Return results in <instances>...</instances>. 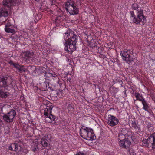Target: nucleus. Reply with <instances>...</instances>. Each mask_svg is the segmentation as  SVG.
<instances>
[{
  "label": "nucleus",
  "mask_w": 155,
  "mask_h": 155,
  "mask_svg": "<svg viewBox=\"0 0 155 155\" xmlns=\"http://www.w3.org/2000/svg\"><path fill=\"white\" fill-rule=\"evenodd\" d=\"M22 148L21 146L17 144H16V147L15 149V151L18 153H19L20 152H22Z\"/></svg>",
  "instance_id": "nucleus-21"
},
{
  "label": "nucleus",
  "mask_w": 155,
  "mask_h": 155,
  "mask_svg": "<svg viewBox=\"0 0 155 155\" xmlns=\"http://www.w3.org/2000/svg\"><path fill=\"white\" fill-rule=\"evenodd\" d=\"M107 124L113 127L114 126L119 123V120L114 116L109 115L107 119Z\"/></svg>",
  "instance_id": "nucleus-9"
},
{
  "label": "nucleus",
  "mask_w": 155,
  "mask_h": 155,
  "mask_svg": "<svg viewBox=\"0 0 155 155\" xmlns=\"http://www.w3.org/2000/svg\"><path fill=\"white\" fill-rule=\"evenodd\" d=\"M20 66V65L19 64L15 63L14 67L17 69L18 70Z\"/></svg>",
  "instance_id": "nucleus-27"
},
{
  "label": "nucleus",
  "mask_w": 155,
  "mask_h": 155,
  "mask_svg": "<svg viewBox=\"0 0 155 155\" xmlns=\"http://www.w3.org/2000/svg\"><path fill=\"white\" fill-rule=\"evenodd\" d=\"M8 15V11L5 8H2L0 9V17H7Z\"/></svg>",
  "instance_id": "nucleus-15"
},
{
  "label": "nucleus",
  "mask_w": 155,
  "mask_h": 155,
  "mask_svg": "<svg viewBox=\"0 0 155 155\" xmlns=\"http://www.w3.org/2000/svg\"><path fill=\"white\" fill-rule=\"evenodd\" d=\"M120 55L122 57L123 60L128 64L134 60L135 58H134L133 52L131 51L130 50H125L123 52L120 53Z\"/></svg>",
  "instance_id": "nucleus-6"
},
{
  "label": "nucleus",
  "mask_w": 155,
  "mask_h": 155,
  "mask_svg": "<svg viewBox=\"0 0 155 155\" xmlns=\"http://www.w3.org/2000/svg\"><path fill=\"white\" fill-rule=\"evenodd\" d=\"M81 129L80 130V134L81 136L84 139H86L87 134L88 128L84 126H82Z\"/></svg>",
  "instance_id": "nucleus-11"
},
{
  "label": "nucleus",
  "mask_w": 155,
  "mask_h": 155,
  "mask_svg": "<svg viewBox=\"0 0 155 155\" xmlns=\"http://www.w3.org/2000/svg\"><path fill=\"white\" fill-rule=\"evenodd\" d=\"M87 136L86 138L88 140H94L96 139V136H94V134L93 132V130L89 128L88 130Z\"/></svg>",
  "instance_id": "nucleus-12"
},
{
  "label": "nucleus",
  "mask_w": 155,
  "mask_h": 155,
  "mask_svg": "<svg viewBox=\"0 0 155 155\" xmlns=\"http://www.w3.org/2000/svg\"><path fill=\"white\" fill-rule=\"evenodd\" d=\"M19 72H25L26 71L27 69L25 68H24L23 66H20L18 70Z\"/></svg>",
  "instance_id": "nucleus-23"
},
{
  "label": "nucleus",
  "mask_w": 155,
  "mask_h": 155,
  "mask_svg": "<svg viewBox=\"0 0 155 155\" xmlns=\"http://www.w3.org/2000/svg\"><path fill=\"white\" fill-rule=\"evenodd\" d=\"M142 102L143 105V109L147 111L149 108V106L146 102L144 100Z\"/></svg>",
  "instance_id": "nucleus-20"
},
{
  "label": "nucleus",
  "mask_w": 155,
  "mask_h": 155,
  "mask_svg": "<svg viewBox=\"0 0 155 155\" xmlns=\"http://www.w3.org/2000/svg\"><path fill=\"white\" fill-rule=\"evenodd\" d=\"M21 55L26 60H32L34 57V52L30 51H24L22 52Z\"/></svg>",
  "instance_id": "nucleus-10"
},
{
  "label": "nucleus",
  "mask_w": 155,
  "mask_h": 155,
  "mask_svg": "<svg viewBox=\"0 0 155 155\" xmlns=\"http://www.w3.org/2000/svg\"><path fill=\"white\" fill-rule=\"evenodd\" d=\"M16 147V143H12L9 147V149L12 151L14 150Z\"/></svg>",
  "instance_id": "nucleus-22"
},
{
  "label": "nucleus",
  "mask_w": 155,
  "mask_h": 155,
  "mask_svg": "<svg viewBox=\"0 0 155 155\" xmlns=\"http://www.w3.org/2000/svg\"><path fill=\"white\" fill-rule=\"evenodd\" d=\"M9 63L11 65H13V66H14V64L15 63H14L12 61H10L9 62Z\"/></svg>",
  "instance_id": "nucleus-29"
},
{
  "label": "nucleus",
  "mask_w": 155,
  "mask_h": 155,
  "mask_svg": "<svg viewBox=\"0 0 155 155\" xmlns=\"http://www.w3.org/2000/svg\"><path fill=\"white\" fill-rule=\"evenodd\" d=\"M78 2L73 0H68L65 3V8L67 11L71 15L78 14L79 12Z\"/></svg>",
  "instance_id": "nucleus-2"
},
{
  "label": "nucleus",
  "mask_w": 155,
  "mask_h": 155,
  "mask_svg": "<svg viewBox=\"0 0 155 155\" xmlns=\"http://www.w3.org/2000/svg\"><path fill=\"white\" fill-rule=\"evenodd\" d=\"M10 85H11L12 87H13L14 84H13V82L12 81L10 84H9Z\"/></svg>",
  "instance_id": "nucleus-32"
},
{
  "label": "nucleus",
  "mask_w": 155,
  "mask_h": 155,
  "mask_svg": "<svg viewBox=\"0 0 155 155\" xmlns=\"http://www.w3.org/2000/svg\"><path fill=\"white\" fill-rule=\"evenodd\" d=\"M65 43L64 49L69 54H71L76 49V44L78 41V36L71 32H68L64 34Z\"/></svg>",
  "instance_id": "nucleus-1"
},
{
  "label": "nucleus",
  "mask_w": 155,
  "mask_h": 155,
  "mask_svg": "<svg viewBox=\"0 0 155 155\" xmlns=\"http://www.w3.org/2000/svg\"><path fill=\"white\" fill-rule=\"evenodd\" d=\"M41 107L43 108L42 109L41 112L43 113L45 117L49 118L53 121H56L57 120L58 117L53 115L51 114L52 110L53 107L52 105L44 104L41 105Z\"/></svg>",
  "instance_id": "nucleus-4"
},
{
  "label": "nucleus",
  "mask_w": 155,
  "mask_h": 155,
  "mask_svg": "<svg viewBox=\"0 0 155 155\" xmlns=\"http://www.w3.org/2000/svg\"><path fill=\"white\" fill-rule=\"evenodd\" d=\"M5 31L7 33H11L12 34L15 33V31L14 29H11L7 25L5 26Z\"/></svg>",
  "instance_id": "nucleus-18"
},
{
  "label": "nucleus",
  "mask_w": 155,
  "mask_h": 155,
  "mask_svg": "<svg viewBox=\"0 0 155 155\" xmlns=\"http://www.w3.org/2000/svg\"><path fill=\"white\" fill-rule=\"evenodd\" d=\"M132 137V135H131L130 137Z\"/></svg>",
  "instance_id": "nucleus-34"
},
{
  "label": "nucleus",
  "mask_w": 155,
  "mask_h": 155,
  "mask_svg": "<svg viewBox=\"0 0 155 155\" xmlns=\"http://www.w3.org/2000/svg\"><path fill=\"white\" fill-rule=\"evenodd\" d=\"M142 142V145L145 147L148 146L149 143H151L152 148H153L155 143V133L151 134L147 140L143 139Z\"/></svg>",
  "instance_id": "nucleus-8"
},
{
  "label": "nucleus",
  "mask_w": 155,
  "mask_h": 155,
  "mask_svg": "<svg viewBox=\"0 0 155 155\" xmlns=\"http://www.w3.org/2000/svg\"><path fill=\"white\" fill-rule=\"evenodd\" d=\"M15 1V0H3V5L5 6L10 7L13 5Z\"/></svg>",
  "instance_id": "nucleus-16"
},
{
  "label": "nucleus",
  "mask_w": 155,
  "mask_h": 155,
  "mask_svg": "<svg viewBox=\"0 0 155 155\" xmlns=\"http://www.w3.org/2000/svg\"><path fill=\"white\" fill-rule=\"evenodd\" d=\"M130 132H128L125 134L126 137L130 138V136H128V134L130 133ZM125 137V134H120L118 136V138L120 140L119 142V144L120 147L123 148L127 149L129 148L131 144V142L128 139V138H127L121 140L122 138Z\"/></svg>",
  "instance_id": "nucleus-5"
},
{
  "label": "nucleus",
  "mask_w": 155,
  "mask_h": 155,
  "mask_svg": "<svg viewBox=\"0 0 155 155\" xmlns=\"http://www.w3.org/2000/svg\"><path fill=\"white\" fill-rule=\"evenodd\" d=\"M134 129H135L136 132L137 133H140V131H141V130L140 129V127L137 126H136V127L135 128H134Z\"/></svg>",
  "instance_id": "nucleus-25"
},
{
  "label": "nucleus",
  "mask_w": 155,
  "mask_h": 155,
  "mask_svg": "<svg viewBox=\"0 0 155 155\" xmlns=\"http://www.w3.org/2000/svg\"><path fill=\"white\" fill-rule=\"evenodd\" d=\"M8 79V77H5L2 78L0 80V89L3 87L5 88L8 86L7 81Z\"/></svg>",
  "instance_id": "nucleus-13"
},
{
  "label": "nucleus",
  "mask_w": 155,
  "mask_h": 155,
  "mask_svg": "<svg viewBox=\"0 0 155 155\" xmlns=\"http://www.w3.org/2000/svg\"><path fill=\"white\" fill-rule=\"evenodd\" d=\"M19 154L20 155H25L26 153L23 151H22L21 152H20V153H19Z\"/></svg>",
  "instance_id": "nucleus-31"
},
{
  "label": "nucleus",
  "mask_w": 155,
  "mask_h": 155,
  "mask_svg": "<svg viewBox=\"0 0 155 155\" xmlns=\"http://www.w3.org/2000/svg\"><path fill=\"white\" fill-rule=\"evenodd\" d=\"M137 17L135 16L133 11H130V12L131 17L133 18V21L136 24H140L141 25H144L146 22V18L144 16L143 10L141 9L137 10Z\"/></svg>",
  "instance_id": "nucleus-3"
},
{
  "label": "nucleus",
  "mask_w": 155,
  "mask_h": 155,
  "mask_svg": "<svg viewBox=\"0 0 155 155\" xmlns=\"http://www.w3.org/2000/svg\"><path fill=\"white\" fill-rule=\"evenodd\" d=\"M38 149L37 147H33L32 149V150L34 152H35L37 151V150Z\"/></svg>",
  "instance_id": "nucleus-30"
},
{
  "label": "nucleus",
  "mask_w": 155,
  "mask_h": 155,
  "mask_svg": "<svg viewBox=\"0 0 155 155\" xmlns=\"http://www.w3.org/2000/svg\"><path fill=\"white\" fill-rule=\"evenodd\" d=\"M135 96L137 98L136 100H139L141 102L144 100V99L143 97L142 96L140 95L139 93L136 92L135 93Z\"/></svg>",
  "instance_id": "nucleus-17"
},
{
  "label": "nucleus",
  "mask_w": 155,
  "mask_h": 155,
  "mask_svg": "<svg viewBox=\"0 0 155 155\" xmlns=\"http://www.w3.org/2000/svg\"><path fill=\"white\" fill-rule=\"evenodd\" d=\"M74 155H84V153L82 152H79Z\"/></svg>",
  "instance_id": "nucleus-28"
},
{
  "label": "nucleus",
  "mask_w": 155,
  "mask_h": 155,
  "mask_svg": "<svg viewBox=\"0 0 155 155\" xmlns=\"http://www.w3.org/2000/svg\"><path fill=\"white\" fill-rule=\"evenodd\" d=\"M16 115V113L15 110L12 109L7 113L4 114L3 118L5 122L8 123H12Z\"/></svg>",
  "instance_id": "nucleus-7"
},
{
  "label": "nucleus",
  "mask_w": 155,
  "mask_h": 155,
  "mask_svg": "<svg viewBox=\"0 0 155 155\" xmlns=\"http://www.w3.org/2000/svg\"><path fill=\"white\" fill-rule=\"evenodd\" d=\"M8 92H5L3 91L2 90H0V96L2 98H6L8 95Z\"/></svg>",
  "instance_id": "nucleus-19"
},
{
  "label": "nucleus",
  "mask_w": 155,
  "mask_h": 155,
  "mask_svg": "<svg viewBox=\"0 0 155 155\" xmlns=\"http://www.w3.org/2000/svg\"><path fill=\"white\" fill-rule=\"evenodd\" d=\"M138 5L137 3H134L132 5V9L134 10H136L137 9H138L139 8L138 7Z\"/></svg>",
  "instance_id": "nucleus-24"
},
{
  "label": "nucleus",
  "mask_w": 155,
  "mask_h": 155,
  "mask_svg": "<svg viewBox=\"0 0 155 155\" xmlns=\"http://www.w3.org/2000/svg\"><path fill=\"white\" fill-rule=\"evenodd\" d=\"M48 135H45L41 139L40 143L44 147H47L48 146Z\"/></svg>",
  "instance_id": "nucleus-14"
},
{
  "label": "nucleus",
  "mask_w": 155,
  "mask_h": 155,
  "mask_svg": "<svg viewBox=\"0 0 155 155\" xmlns=\"http://www.w3.org/2000/svg\"><path fill=\"white\" fill-rule=\"evenodd\" d=\"M152 99H153V100L154 101H155V99L153 98Z\"/></svg>",
  "instance_id": "nucleus-33"
},
{
  "label": "nucleus",
  "mask_w": 155,
  "mask_h": 155,
  "mask_svg": "<svg viewBox=\"0 0 155 155\" xmlns=\"http://www.w3.org/2000/svg\"><path fill=\"white\" fill-rule=\"evenodd\" d=\"M131 126L132 127L134 128H135L137 126L136 123L135 122H132L131 124Z\"/></svg>",
  "instance_id": "nucleus-26"
}]
</instances>
